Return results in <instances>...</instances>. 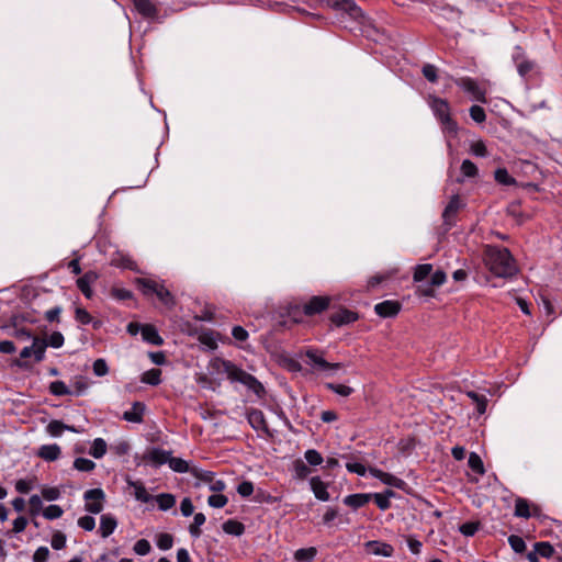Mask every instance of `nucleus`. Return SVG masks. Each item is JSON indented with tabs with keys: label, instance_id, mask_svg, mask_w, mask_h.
<instances>
[{
	"label": "nucleus",
	"instance_id": "obj_1",
	"mask_svg": "<svg viewBox=\"0 0 562 562\" xmlns=\"http://www.w3.org/2000/svg\"><path fill=\"white\" fill-rule=\"evenodd\" d=\"M484 260L488 270L498 278H509L517 272L515 259L508 248L487 245Z\"/></svg>",
	"mask_w": 562,
	"mask_h": 562
},
{
	"label": "nucleus",
	"instance_id": "obj_2",
	"mask_svg": "<svg viewBox=\"0 0 562 562\" xmlns=\"http://www.w3.org/2000/svg\"><path fill=\"white\" fill-rule=\"evenodd\" d=\"M222 367L223 372L227 375V379L231 382L241 383L259 398H262L266 395L265 386L255 375L246 372L229 360H222Z\"/></svg>",
	"mask_w": 562,
	"mask_h": 562
},
{
	"label": "nucleus",
	"instance_id": "obj_3",
	"mask_svg": "<svg viewBox=\"0 0 562 562\" xmlns=\"http://www.w3.org/2000/svg\"><path fill=\"white\" fill-rule=\"evenodd\" d=\"M428 103L434 115L440 122L442 131L451 136H456L458 134V124L451 116L449 102L446 99L430 95Z\"/></svg>",
	"mask_w": 562,
	"mask_h": 562
},
{
	"label": "nucleus",
	"instance_id": "obj_4",
	"mask_svg": "<svg viewBox=\"0 0 562 562\" xmlns=\"http://www.w3.org/2000/svg\"><path fill=\"white\" fill-rule=\"evenodd\" d=\"M331 297L327 295H314L302 306L295 305L290 307L289 315L294 322H301V316H315L322 314L330 307Z\"/></svg>",
	"mask_w": 562,
	"mask_h": 562
},
{
	"label": "nucleus",
	"instance_id": "obj_5",
	"mask_svg": "<svg viewBox=\"0 0 562 562\" xmlns=\"http://www.w3.org/2000/svg\"><path fill=\"white\" fill-rule=\"evenodd\" d=\"M136 283L145 296L155 294L157 299L169 308L176 305L175 296L162 283L147 278H137Z\"/></svg>",
	"mask_w": 562,
	"mask_h": 562
},
{
	"label": "nucleus",
	"instance_id": "obj_6",
	"mask_svg": "<svg viewBox=\"0 0 562 562\" xmlns=\"http://www.w3.org/2000/svg\"><path fill=\"white\" fill-rule=\"evenodd\" d=\"M105 497L104 491L100 487L87 490L83 493L85 509L93 515L100 514L103 510Z\"/></svg>",
	"mask_w": 562,
	"mask_h": 562
},
{
	"label": "nucleus",
	"instance_id": "obj_7",
	"mask_svg": "<svg viewBox=\"0 0 562 562\" xmlns=\"http://www.w3.org/2000/svg\"><path fill=\"white\" fill-rule=\"evenodd\" d=\"M457 87L471 95V99L481 103H486V90L471 77H461L454 80Z\"/></svg>",
	"mask_w": 562,
	"mask_h": 562
},
{
	"label": "nucleus",
	"instance_id": "obj_8",
	"mask_svg": "<svg viewBox=\"0 0 562 562\" xmlns=\"http://www.w3.org/2000/svg\"><path fill=\"white\" fill-rule=\"evenodd\" d=\"M171 454V451L164 450L161 448L153 447L149 448L144 454L135 456V462L137 465L142 463H149L154 468H159L167 463L168 456Z\"/></svg>",
	"mask_w": 562,
	"mask_h": 562
},
{
	"label": "nucleus",
	"instance_id": "obj_9",
	"mask_svg": "<svg viewBox=\"0 0 562 562\" xmlns=\"http://www.w3.org/2000/svg\"><path fill=\"white\" fill-rule=\"evenodd\" d=\"M463 207L461 203L460 196L454 194L449 200L442 212V225L445 226V231H450L457 224V214Z\"/></svg>",
	"mask_w": 562,
	"mask_h": 562
},
{
	"label": "nucleus",
	"instance_id": "obj_10",
	"mask_svg": "<svg viewBox=\"0 0 562 562\" xmlns=\"http://www.w3.org/2000/svg\"><path fill=\"white\" fill-rule=\"evenodd\" d=\"M512 58L516 65L519 76L522 78L529 76L537 67L536 61L528 59L524 48L519 45L514 47Z\"/></svg>",
	"mask_w": 562,
	"mask_h": 562
},
{
	"label": "nucleus",
	"instance_id": "obj_11",
	"mask_svg": "<svg viewBox=\"0 0 562 562\" xmlns=\"http://www.w3.org/2000/svg\"><path fill=\"white\" fill-rule=\"evenodd\" d=\"M514 515L518 518L529 519L531 517L540 518L542 509L537 504H531L524 497H517L515 499Z\"/></svg>",
	"mask_w": 562,
	"mask_h": 562
},
{
	"label": "nucleus",
	"instance_id": "obj_12",
	"mask_svg": "<svg viewBox=\"0 0 562 562\" xmlns=\"http://www.w3.org/2000/svg\"><path fill=\"white\" fill-rule=\"evenodd\" d=\"M360 318L359 313L346 307H340L329 316V321L336 327H342L357 322Z\"/></svg>",
	"mask_w": 562,
	"mask_h": 562
},
{
	"label": "nucleus",
	"instance_id": "obj_13",
	"mask_svg": "<svg viewBox=\"0 0 562 562\" xmlns=\"http://www.w3.org/2000/svg\"><path fill=\"white\" fill-rule=\"evenodd\" d=\"M401 310L402 304L396 300H385L374 305V312L382 318H393Z\"/></svg>",
	"mask_w": 562,
	"mask_h": 562
},
{
	"label": "nucleus",
	"instance_id": "obj_14",
	"mask_svg": "<svg viewBox=\"0 0 562 562\" xmlns=\"http://www.w3.org/2000/svg\"><path fill=\"white\" fill-rule=\"evenodd\" d=\"M305 355L310 361L322 371H336L342 368V363L328 362L322 356H319L316 350H307Z\"/></svg>",
	"mask_w": 562,
	"mask_h": 562
},
{
	"label": "nucleus",
	"instance_id": "obj_15",
	"mask_svg": "<svg viewBox=\"0 0 562 562\" xmlns=\"http://www.w3.org/2000/svg\"><path fill=\"white\" fill-rule=\"evenodd\" d=\"M146 405L143 402L135 401L131 409L123 413L122 418L128 423L140 424L144 420Z\"/></svg>",
	"mask_w": 562,
	"mask_h": 562
},
{
	"label": "nucleus",
	"instance_id": "obj_16",
	"mask_svg": "<svg viewBox=\"0 0 562 562\" xmlns=\"http://www.w3.org/2000/svg\"><path fill=\"white\" fill-rule=\"evenodd\" d=\"M328 4L335 10H341L349 13L353 19L361 15V9L353 0H328Z\"/></svg>",
	"mask_w": 562,
	"mask_h": 562
},
{
	"label": "nucleus",
	"instance_id": "obj_17",
	"mask_svg": "<svg viewBox=\"0 0 562 562\" xmlns=\"http://www.w3.org/2000/svg\"><path fill=\"white\" fill-rule=\"evenodd\" d=\"M247 420L255 430H262L269 434L265 414L261 409L252 408L247 414Z\"/></svg>",
	"mask_w": 562,
	"mask_h": 562
},
{
	"label": "nucleus",
	"instance_id": "obj_18",
	"mask_svg": "<svg viewBox=\"0 0 562 562\" xmlns=\"http://www.w3.org/2000/svg\"><path fill=\"white\" fill-rule=\"evenodd\" d=\"M135 10L145 19H154L158 14L156 5L150 0H132Z\"/></svg>",
	"mask_w": 562,
	"mask_h": 562
},
{
	"label": "nucleus",
	"instance_id": "obj_19",
	"mask_svg": "<svg viewBox=\"0 0 562 562\" xmlns=\"http://www.w3.org/2000/svg\"><path fill=\"white\" fill-rule=\"evenodd\" d=\"M311 490L314 493V496L322 502H327L330 498V495L327 491L328 485L324 483L319 476H313L310 480Z\"/></svg>",
	"mask_w": 562,
	"mask_h": 562
},
{
	"label": "nucleus",
	"instance_id": "obj_20",
	"mask_svg": "<svg viewBox=\"0 0 562 562\" xmlns=\"http://www.w3.org/2000/svg\"><path fill=\"white\" fill-rule=\"evenodd\" d=\"M372 499V494L367 493H356L349 494L344 498V504L351 507L352 509H358L363 507Z\"/></svg>",
	"mask_w": 562,
	"mask_h": 562
},
{
	"label": "nucleus",
	"instance_id": "obj_21",
	"mask_svg": "<svg viewBox=\"0 0 562 562\" xmlns=\"http://www.w3.org/2000/svg\"><path fill=\"white\" fill-rule=\"evenodd\" d=\"M97 274L92 271L86 272L83 276L77 279L76 284L78 289L87 299L92 297L91 283L97 280Z\"/></svg>",
	"mask_w": 562,
	"mask_h": 562
},
{
	"label": "nucleus",
	"instance_id": "obj_22",
	"mask_svg": "<svg viewBox=\"0 0 562 562\" xmlns=\"http://www.w3.org/2000/svg\"><path fill=\"white\" fill-rule=\"evenodd\" d=\"M140 333L143 339L148 344H151L154 346H161L164 344V339L161 338V336L159 335L158 330L154 325H143L140 328Z\"/></svg>",
	"mask_w": 562,
	"mask_h": 562
},
{
	"label": "nucleus",
	"instance_id": "obj_23",
	"mask_svg": "<svg viewBox=\"0 0 562 562\" xmlns=\"http://www.w3.org/2000/svg\"><path fill=\"white\" fill-rule=\"evenodd\" d=\"M117 526L116 518L111 514H104L100 517L99 531L102 538H108L112 535Z\"/></svg>",
	"mask_w": 562,
	"mask_h": 562
},
{
	"label": "nucleus",
	"instance_id": "obj_24",
	"mask_svg": "<svg viewBox=\"0 0 562 562\" xmlns=\"http://www.w3.org/2000/svg\"><path fill=\"white\" fill-rule=\"evenodd\" d=\"M366 546L369 548L370 552L373 553L374 555H382V557L389 558V557H392L394 553V548L390 543H386V542L371 540V541H368Z\"/></svg>",
	"mask_w": 562,
	"mask_h": 562
},
{
	"label": "nucleus",
	"instance_id": "obj_25",
	"mask_svg": "<svg viewBox=\"0 0 562 562\" xmlns=\"http://www.w3.org/2000/svg\"><path fill=\"white\" fill-rule=\"evenodd\" d=\"M61 454V449L57 443L43 445L40 447L37 456L45 461H56Z\"/></svg>",
	"mask_w": 562,
	"mask_h": 562
},
{
	"label": "nucleus",
	"instance_id": "obj_26",
	"mask_svg": "<svg viewBox=\"0 0 562 562\" xmlns=\"http://www.w3.org/2000/svg\"><path fill=\"white\" fill-rule=\"evenodd\" d=\"M46 430L52 437H59L65 430L78 432L75 426L66 425L61 420L57 419H53L52 422H49V424L46 427Z\"/></svg>",
	"mask_w": 562,
	"mask_h": 562
},
{
	"label": "nucleus",
	"instance_id": "obj_27",
	"mask_svg": "<svg viewBox=\"0 0 562 562\" xmlns=\"http://www.w3.org/2000/svg\"><path fill=\"white\" fill-rule=\"evenodd\" d=\"M396 493L393 490H385L384 493H374L372 494V498L374 499L375 505L381 510H386L391 507L390 498L395 497Z\"/></svg>",
	"mask_w": 562,
	"mask_h": 562
},
{
	"label": "nucleus",
	"instance_id": "obj_28",
	"mask_svg": "<svg viewBox=\"0 0 562 562\" xmlns=\"http://www.w3.org/2000/svg\"><path fill=\"white\" fill-rule=\"evenodd\" d=\"M33 357L36 363L45 359V351L47 348L46 339L37 336L33 337Z\"/></svg>",
	"mask_w": 562,
	"mask_h": 562
},
{
	"label": "nucleus",
	"instance_id": "obj_29",
	"mask_svg": "<svg viewBox=\"0 0 562 562\" xmlns=\"http://www.w3.org/2000/svg\"><path fill=\"white\" fill-rule=\"evenodd\" d=\"M222 529L227 535L241 536L245 532V525L236 519H228L223 522Z\"/></svg>",
	"mask_w": 562,
	"mask_h": 562
},
{
	"label": "nucleus",
	"instance_id": "obj_30",
	"mask_svg": "<svg viewBox=\"0 0 562 562\" xmlns=\"http://www.w3.org/2000/svg\"><path fill=\"white\" fill-rule=\"evenodd\" d=\"M312 473V469L301 459L293 462V477L296 480H305Z\"/></svg>",
	"mask_w": 562,
	"mask_h": 562
},
{
	"label": "nucleus",
	"instance_id": "obj_31",
	"mask_svg": "<svg viewBox=\"0 0 562 562\" xmlns=\"http://www.w3.org/2000/svg\"><path fill=\"white\" fill-rule=\"evenodd\" d=\"M161 370L156 368L147 370L142 374L140 381L153 386L159 385L161 383Z\"/></svg>",
	"mask_w": 562,
	"mask_h": 562
},
{
	"label": "nucleus",
	"instance_id": "obj_32",
	"mask_svg": "<svg viewBox=\"0 0 562 562\" xmlns=\"http://www.w3.org/2000/svg\"><path fill=\"white\" fill-rule=\"evenodd\" d=\"M130 485L134 487V496L137 501L142 503H149L153 501V496L147 492L142 482H130Z\"/></svg>",
	"mask_w": 562,
	"mask_h": 562
},
{
	"label": "nucleus",
	"instance_id": "obj_33",
	"mask_svg": "<svg viewBox=\"0 0 562 562\" xmlns=\"http://www.w3.org/2000/svg\"><path fill=\"white\" fill-rule=\"evenodd\" d=\"M158 508L162 512L171 509L176 504V497L169 493H161L155 497Z\"/></svg>",
	"mask_w": 562,
	"mask_h": 562
},
{
	"label": "nucleus",
	"instance_id": "obj_34",
	"mask_svg": "<svg viewBox=\"0 0 562 562\" xmlns=\"http://www.w3.org/2000/svg\"><path fill=\"white\" fill-rule=\"evenodd\" d=\"M317 554L315 547L302 548L294 552V559L297 562H312Z\"/></svg>",
	"mask_w": 562,
	"mask_h": 562
},
{
	"label": "nucleus",
	"instance_id": "obj_35",
	"mask_svg": "<svg viewBox=\"0 0 562 562\" xmlns=\"http://www.w3.org/2000/svg\"><path fill=\"white\" fill-rule=\"evenodd\" d=\"M108 445L103 438H95L91 445L89 453L95 458L101 459L106 453Z\"/></svg>",
	"mask_w": 562,
	"mask_h": 562
},
{
	"label": "nucleus",
	"instance_id": "obj_36",
	"mask_svg": "<svg viewBox=\"0 0 562 562\" xmlns=\"http://www.w3.org/2000/svg\"><path fill=\"white\" fill-rule=\"evenodd\" d=\"M538 555L544 559L554 558V548L549 541H539L533 544Z\"/></svg>",
	"mask_w": 562,
	"mask_h": 562
},
{
	"label": "nucleus",
	"instance_id": "obj_37",
	"mask_svg": "<svg viewBox=\"0 0 562 562\" xmlns=\"http://www.w3.org/2000/svg\"><path fill=\"white\" fill-rule=\"evenodd\" d=\"M169 468L177 473H187L189 472V464L186 460L177 457L168 456Z\"/></svg>",
	"mask_w": 562,
	"mask_h": 562
},
{
	"label": "nucleus",
	"instance_id": "obj_38",
	"mask_svg": "<svg viewBox=\"0 0 562 562\" xmlns=\"http://www.w3.org/2000/svg\"><path fill=\"white\" fill-rule=\"evenodd\" d=\"M48 390L55 396H64L72 394V391L61 380H56L49 383Z\"/></svg>",
	"mask_w": 562,
	"mask_h": 562
},
{
	"label": "nucleus",
	"instance_id": "obj_39",
	"mask_svg": "<svg viewBox=\"0 0 562 562\" xmlns=\"http://www.w3.org/2000/svg\"><path fill=\"white\" fill-rule=\"evenodd\" d=\"M469 468L479 475H483L485 473V468L481 457L476 452H471L468 459Z\"/></svg>",
	"mask_w": 562,
	"mask_h": 562
},
{
	"label": "nucleus",
	"instance_id": "obj_40",
	"mask_svg": "<svg viewBox=\"0 0 562 562\" xmlns=\"http://www.w3.org/2000/svg\"><path fill=\"white\" fill-rule=\"evenodd\" d=\"M206 518L203 513H196L193 522L189 526V532L193 538H199L202 533L200 527L204 525Z\"/></svg>",
	"mask_w": 562,
	"mask_h": 562
},
{
	"label": "nucleus",
	"instance_id": "obj_41",
	"mask_svg": "<svg viewBox=\"0 0 562 562\" xmlns=\"http://www.w3.org/2000/svg\"><path fill=\"white\" fill-rule=\"evenodd\" d=\"M467 395L475 403L477 414L483 415L486 412V407H487L486 396L477 394L474 391L468 392Z\"/></svg>",
	"mask_w": 562,
	"mask_h": 562
},
{
	"label": "nucleus",
	"instance_id": "obj_42",
	"mask_svg": "<svg viewBox=\"0 0 562 562\" xmlns=\"http://www.w3.org/2000/svg\"><path fill=\"white\" fill-rule=\"evenodd\" d=\"M432 266L430 263L417 265L414 270L413 280L415 282L424 281L428 276H430Z\"/></svg>",
	"mask_w": 562,
	"mask_h": 562
},
{
	"label": "nucleus",
	"instance_id": "obj_43",
	"mask_svg": "<svg viewBox=\"0 0 562 562\" xmlns=\"http://www.w3.org/2000/svg\"><path fill=\"white\" fill-rule=\"evenodd\" d=\"M33 344L31 346H26L24 347L21 352H20V359H15L13 361V364L19 367V368H29L30 367V362L26 360L27 358H30L31 356H33Z\"/></svg>",
	"mask_w": 562,
	"mask_h": 562
},
{
	"label": "nucleus",
	"instance_id": "obj_44",
	"mask_svg": "<svg viewBox=\"0 0 562 562\" xmlns=\"http://www.w3.org/2000/svg\"><path fill=\"white\" fill-rule=\"evenodd\" d=\"M304 458L306 460V463L311 467H317L324 462L322 453L316 449H307L304 452Z\"/></svg>",
	"mask_w": 562,
	"mask_h": 562
},
{
	"label": "nucleus",
	"instance_id": "obj_45",
	"mask_svg": "<svg viewBox=\"0 0 562 562\" xmlns=\"http://www.w3.org/2000/svg\"><path fill=\"white\" fill-rule=\"evenodd\" d=\"M481 528V522L476 521H467L459 526V531L465 537H473Z\"/></svg>",
	"mask_w": 562,
	"mask_h": 562
},
{
	"label": "nucleus",
	"instance_id": "obj_46",
	"mask_svg": "<svg viewBox=\"0 0 562 562\" xmlns=\"http://www.w3.org/2000/svg\"><path fill=\"white\" fill-rule=\"evenodd\" d=\"M495 180L504 186H512L515 179L508 173L506 168H497L494 172Z\"/></svg>",
	"mask_w": 562,
	"mask_h": 562
},
{
	"label": "nucleus",
	"instance_id": "obj_47",
	"mask_svg": "<svg viewBox=\"0 0 562 562\" xmlns=\"http://www.w3.org/2000/svg\"><path fill=\"white\" fill-rule=\"evenodd\" d=\"M74 468L81 472H91L95 468V463L87 458H76L74 461Z\"/></svg>",
	"mask_w": 562,
	"mask_h": 562
},
{
	"label": "nucleus",
	"instance_id": "obj_48",
	"mask_svg": "<svg viewBox=\"0 0 562 562\" xmlns=\"http://www.w3.org/2000/svg\"><path fill=\"white\" fill-rule=\"evenodd\" d=\"M326 389L340 395V396H349L353 393V389L348 386V385H345V384H336V383H331V382H328L325 384Z\"/></svg>",
	"mask_w": 562,
	"mask_h": 562
},
{
	"label": "nucleus",
	"instance_id": "obj_49",
	"mask_svg": "<svg viewBox=\"0 0 562 562\" xmlns=\"http://www.w3.org/2000/svg\"><path fill=\"white\" fill-rule=\"evenodd\" d=\"M382 483L385 485H390L393 487H396L398 490L404 491L407 486L406 482L391 473H385L384 477L382 479Z\"/></svg>",
	"mask_w": 562,
	"mask_h": 562
},
{
	"label": "nucleus",
	"instance_id": "obj_50",
	"mask_svg": "<svg viewBox=\"0 0 562 562\" xmlns=\"http://www.w3.org/2000/svg\"><path fill=\"white\" fill-rule=\"evenodd\" d=\"M508 543L513 551L516 553H524L526 551V542L520 536L510 535L508 537Z\"/></svg>",
	"mask_w": 562,
	"mask_h": 562
},
{
	"label": "nucleus",
	"instance_id": "obj_51",
	"mask_svg": "<svg viewBox=\"0 0 562 562\" xmlns=\"http://www.w3.org/2000/svg\"><path fill=\"white\" fill-rule=\"evenodd\" d=\"M461 173L467 178H474L479 173L476 165L470 159H464L461 165Z\"/></svg>",
	"mask_w": 562,
	"mask_h": 562
},
{
	"label": "nucleus",
	"instance_id": "obj_52",
	"mask_svg": "<svg viewBox=\"0 0 562 562\" xmlns=\"http://www.w3.org/2000/svg\"><path fill=\"white\" fill-rule=\"evenodd\" d=\"M470 117L477 124H482L486 121L485 110L481 105H472L469 110Z\"/></svg>",
	"mask_w": 562,
	"mask_h": 562
},
{
	"label": "nucleus",
	"instance_id": "obj_53",
	"mask_svg": "<svg viewBox=\"0 0 562 562\" xmlns=\"http://www.w3.org/2000/svg\"><path fill=\"white\" fill-rule=\"evenodd\" d=\"M157 547L160 550H169L173 546V537L170 533L162 532L159 533L156 541Z\"/></svg>",
	"mask_w": 562,
	"mask_h": 562
},
{
	"label": "nucleus",
	"instance_id": "obj_54",
	"mask_svg": "<svg viewBox=\"0 0 562 562\" xmlns=\"http://www.w3.org/2000/svg\"><path fill=\"white\" fill-rule=\"evenodd\" d=\"M110 293L111 296L117 301H126L133 299V292L125 288L113 286Z\"/></svg>",
	"mask_w": 562,
	"mask_h": 562
},
{
	"label": "nucleus",
	"instance_id": "obj_55",
	"mask_svg": "<svg viewBox=\"0 0 562 562\" xmlns=\"http://www.w3.org/2000/svg\"><path fill=\"white\" fill-rule=\"evenodd\" d=\"M63 514L64 510L59 505H49L43 510V516L48 520L60 518Z\"/></svg>",
	"mask_w": 562,
	"mask_h": 562
},
{
	"label": "nucleus",
	"instance_id": "obj_56",
	"mask_svg": "<svg viewBox=\"0 0 562 562\" xmlns=\"http://www.w3.org/2000/svg\"><path fill=\"white\" fill-rule=\"evenodd\" d=\"M228 502V498L221 493L209 496L207 504L214 508H223Z\"/></svg>",
	"mask_w": 562,
	"mask_h": 562
},
{
	"label": "nucleus",
	"instance_id": "obj_57",
	"mask_svg": "<svg viewBox=\"0 0 562 562\" xmlns=\"http://www.w3.org/2000/svg\"><path fill=\"white\" fill-rule=\"evenodd\" d=\"M65 341L64 335L60 331H53L46 339L47 347L60 348Z\"/></svg>",
	"mask_w": 562,
	"mask_h": 562
},
{
	"label": "nucleus",
	"instance_id": "obj_58",
	"mask_svg": "<svg viewBox=\"0 0 562 562\" xmlns=\"http://www.w3.org/2000/svg\"><path fill=\"white\" fill-rule=\"evenodd\" d=\"M92 370L97 376H104L109 373V366L104 359L99 358L94 360Z\"/></svg>",
	"mask_w": 562,
	"mask_h": 562
},
{
	"label": "nucleus",
	"instance_id": "obj_59",
	"mask_svg": "<svg viewBox=\"0 0 562 562\" xmlns=\"http://www.w3.org/2000/svg\"><path fill=\"white\" fill-rule=\"evenodd\" d=\"M470 153L476 157H486L488 155L486 145L483 140H476L471 144Z\"/></svg>",
	"mask_w": 562,
	"mask_h": 562
},
{
	"label": "nucleus",
	"instance_id": "obj_60",
	"mask_svg": "<svg viewBox=\"0 0 562 562\" xmlns=\"http://www.w3.org/2000/svg\"><path fill=\"white\" fill-rule=\"evenodd\" d=\"M133 550L138 555H146L150 552L151 546L147 539H139L135 542Z\"/></svg>",
	"mask_w": 562,
	"mask_h": 562
},
{
	"label": "nucleus",
	"instance_id": "obj_61",
	"mask_svg": "<svg viewBox=\"0 0 562 562\" xmlns=\"http://www.w3.org/2000/svg\"><path fill=\"white\" fill-rule=\"evenodd\" d=\"M75 319L81 325H89L90 323H92L91 314L83 307L76 308Z\"/></svg>",
	"mask_w": 562,
	"mask_h": 562
},
{
	"label": "nucleus",
	"instance_id": "obj_62",
	"mask_svg": "<svg viewBox=\"0 0 562 562\" xmlns=\"http://www.w3.org/2000/svg\"><path fill=\"white\" fill-rule=\"evenodd\" d=\"M422 72L424 77L431 83H435L438 81V74L436 66L431 64H426L423 66Z\"/></svg>",
	"mask_w": 562,
	"mask_h": 562
},
{
	"label": "nucleus",
	"instance_id": "obj_63",
	"mask_svg": "<svg viewBox=\"0 0 562 562\" xmlns=\"http://www.w3.org/2000/svg\"><path fill=\"white\" fill-rule=\"evenodd\" d=\"M52 548L55 550H61L66 547V535L61 531H56L50 540Z\"/></svg>",
	"mask_w": 562,
	"mask_h": 562
},
{
	"label": "nucleus",
	"instance_id": "obj_64",
	"mask_svg": "<svg viewBox=\"0 0 562 562\" xmlns=\"http://www.w3.org/2000/svg\"><path fill=\"white\" fill-rule=\"evenodd\" d=\"M199 341L202 345L207 346L211 349H215L217 347L216 339L214 337L213 331H204L199 336Z\"/></svg>",
	"mask_w": 562,
	"mask_h": 562
}]
</instances>
